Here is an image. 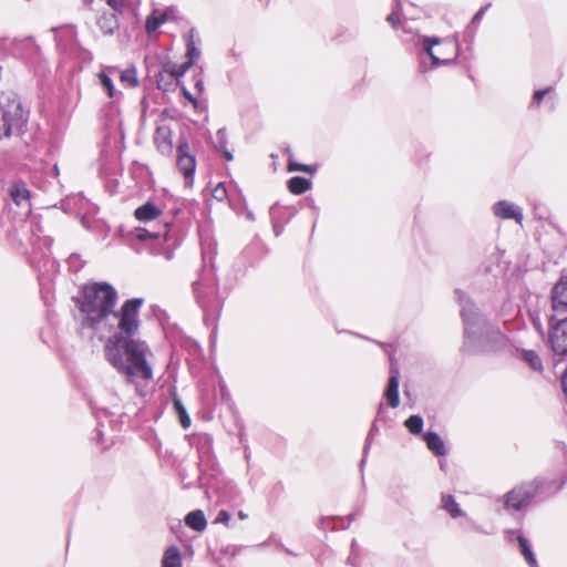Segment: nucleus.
Returning a JSON list of instances; mask_svg holds the SVG:
<instances>
[{
    "label": "nucleus",
    "instance_id": "f257e3e1",
    "mask_svg": "<svg viewBox=\"0 0 567 567\" xmlns=\"http://www.w3.org/2000/svg\"><path fill=\"white\" fill-rule=\"evenodd\" d=\"M116 302L117 292L110 284L86 285L80 306L84 313L83 326L101 337L112 333L104 343V357L117 372L126 377L127 382H148L153 379V352L145 341L134 339L140 328L143 299H128L118 311L115 310Z\"/></svg>",
    "mask_w": 567,
    "mask_h": 567
},
{
    "label": "nucleus",
    "instance_id": "f03ea898",
    "mask_svg": "<svg viewBox=\"0 0 567 567\" xmlns=\"http://www.w3.org/2000/svg\"><path fill=\"white\" fill-rule=\"evenodd\" d=\"M463 329L461 351L477 355L497 353L509 346V339L481 307L462 289L454 290Z\"/></svg>",
    "mask_w": 567,
    "mask_h": 567
},
{
    "label": "nucleus",
    "instance_id": "7ed1b4c3",
    "mask_svg": "<svg viewBox=\"0 0 567 567\" xmlns=\"http://www.w3.org/2000/svg\"><path fill=\"white\" fill-rule=\"evenodd\" d=\"M566 484V480L550 478L546 476H536L532 481L523 482L506 492L501 502L507 512L525 511L535 498H548L559 491Z\"/></svg>",
    "mask_w": 567,
    "mask_h": 567
},
{
    "label": "nucleus",
    "instance_id": "20e7f679",
    "mask_svg": "<svg viewBox=\"0 0 567 567\" xmlns=\"http://www.w3.org/2000/svg\"><path fill=\"white\" fill-rule=\"evenodd\" d=\"M29 112L22 107L14 92L2 93L0 97V140L12 133L22 132L28 122Z\"/></svg>",
    "mask_w": 567,
    "mask_h": 567
},
{
    "label": "nucleus",
    "instance_id": "39448f33",
    "mask_svg": "<svg viewBox=\"0 0 567 567\" xmlns=\"http://www.w3.org/2000/svg\"><path fill=\"white\" fill-rule=\"evenodd\" d=\"M460 55V44L452 38H439L427 35V61L429 69H437L444 65H454Z\"/></svg>",
    "mask_w": 567,
    "mask_h": 567
},
{
    "label": "nucleus",
    "instance_id": "423d86ee",
    "mask_svg": "<svg viewBox=\"0 0 567 567\" xmlns=\"http://www.w3.org/2000/svg\"><path fill=\"white\" fill-rule=\"evenodd\" d=\"M546 319L547 337L545 344L555 359L565 360L567 359V315L548 313Z\"/></svg>",
    "mask_w": 567,
    "mask_h": 567
},
{
    "label": "nucleus",
    "instance_id": "0eeeda50",
    "mask_svg": "<svg viewBox=\"0 0 567 567\" xmlns=\"http://www.w3.org/2000/svg\"><path fill=\"white\" fill-rule=\"evenodd\" d=\"M198 305L208 311L218 305L217 284L212 277H203L193 285Z\"/></svg>",
    "mask_w": 567,
    "mask_h": 567
},
{
    "label": "nucleus",
    "instance_id": "6e6552de",
    "mask_svg": "<svg viewBox=\"0 0 567 567\" xmlns=\"http://www.w3.org/2000/svg\"><path fill=\"white\" fill-rule=\"evenodd\" d=\"M505 537L507 542L514 544L525 563L529 567H539L530 540L524 535L522 529H506Z\"/></svg>",
    "mask_w": 567,
    "mask_h": 567
},
{
    "label": "nucleus",
    "instance_id": "1a4fd4ad",
    "mask_svg": "<svg viewBox=\"0 0 567 567\" xmlns=\"http://www.w3.org/2000/svg\"><path fill=\"white\" fill-rule=\"evenodd\" d=\"M117 66H102L96 73V85L112 101L116 103L122 99V92L116 89L114 81L116 80Z\"/></svg>",
    "mask_w": 567,
    "mask_h": 567
},
{
    "label": "nucleus",
    "instance_id": "9d476101",
    "mask_svg": "<svg viewBox=\"0 0 567 567\" xmlns=\"http://www.w3.org/2000/svg\"><path fill=\"white\" fill-rule=\"evenodd\" d=\"M177 167L187 182L193 181L196 169V159L190 153L189 144L186 140H182L177 146Z\"/></svg>",
    "mask_w": 567,
    "mask_h": 567
},
{
    "label": "nucleus",
    "instance_id": "9b49d317",
    "mask_svg": "<svg viewBox=\"0 0 567 567\" xmlns=\"http://www.w3.org/2000/svg\"><path fill=\"white\" fill-rule=\"evenodd\" d=\"M551 313L564 316L567 312V276L561 275L550 290Z\"/></svg>",
    "mask_w": 567,
    "mask_h": 567
},
{
    "label": "nucleus",
    "instance_id": "f8f14e48",
    "mask_svg": "<svg viewBox=\"0 0 567 567\" xmlns=\"http://www.w3.org/2000/svg\"><path fill=\"white\" fill-rule=\"evenodd\" d=\"M493 214L504 220H514L517 224L522 225L524 219L523 209L506 199L497 200L492 206Z\"/></svg>",
    "mask_w": 567,
    "mask_h": 567
},
{
    "label": "nucleus",
    "instance_id": "ddd939ff",
    "mask_svg": "<svg viewBox=\"0 0 567 567\" xmlns=\"http://www.w3.org/2000/svg\"><path fill=\"white\" fill-rule=\"evenodd\" d=\"M399 379V370L395 367L393 360L391 359L390 378L383 398L386 404L392 409L398 408L400 404Z\"/></svg>",
    "mask_w": 567,
    "mask_h": 567
},
{
    "label": "nucleus",
    "instance_id": "4468645a",
    "mask_svg": "<svg viewBox=\"0 0 567 567\" xmlns=\"http://www.w3.org/2000/svg\"><path fill=\"white\" fill-rule=\"evenodd\" d=\"M154 142L163 155L169 156L173 152L172 130L168 125H159L155 130Z\"/></svg>",
    "mask_w": 567,
    "mask_h": 567
},
{
    "label": "nucleus",
    "instance_id": "2eb2a0df",
    "mask_svg": "<svg viewBox=\"0 0 567 567\" xmlns=\"http://www.w3.org/2000/svg\"><path fill=\"white\" fill-rule=\"evenodd\" d=\"M427 451L436 457H445L450 451L442 436L431 429H427Z\"/></svg>",
    "mask_w": 567,
    "mask_h": 567
},
{
    "label": "nucleus",
    "instance_id": "dca6fc26",
    "mask_svg": "<svg viewBox=\"0 0 567 567\" xmlns=\"http://www.w3.org/2000/svg\"><path fill=\"white\" fill-rule=\"evenodd\" d=\"M413 21L414 20L412 18H408L406 16H404V22L402 25L404 33L403 41H415V44L420 47V52H423L425 51V37L417 33L419 29L412 25Z\"/></svg>",
    "mask_w": 567,
    "mask_h": 567
},
{
    "label": "nucleus",
    "instance_id": "f3484780",
    "mask_svg": "<svg viewBox=\"0 0 567 567\" xmlns=\"http://www.w3.org/2000/svg\"><path fill=\"white\" fill-rule=\"evenodd\" d=\"M380 422L383 423L384 425H389L391 422V420L388 417V412H386L383 403H380L378 413H377V417H375L374 422L372 423L371 429L368 433L365 445H364V455L368 454V451L371 447L373 437L379 431L378 423H380Z\"/></svg>",
    "mask_w": 567,
    "mask_h": 567
},
{
    "label": "nucleus",
    "instance_id": "a211bd4d",
    "mask_svg": "<svg viewBox=\"0 0 567 567\" xmlns=\"http://www.w3.org/2000/svg\"><path fill=\"white\" fill-rule=\"evenodd\" d=\"M162 215V209L152 202H147L142 206L137 207L134 212V216L142 223H147L157 219Z\"/></svg>",
    "mask_w": 567,
    "mask_h": 567
},
{
    "label": "nucleus",
    "instance_id": "6ab92c4d",
    "mask_svg": "<svg viewBox=\"0 0 567 567\" xmlns=\"http://www.w3.org/2000/svg\"><path fill=\"white\" fill-rule=\"evenodd\" d=\"M10 196L12 200L18 206H29L30 205V192L27 185L23 182H14L9 189Z\"/></svg>",
    "mask_w": 567,
    "mask_h": 567
},
{
    "label": "nucleus",
    "instance_id": "aec40b11",
    "mask_svg": "<svg viewBox=\"0 0 567 567\" xmlns=\"http://www.w3.org/2000/svg\"><path fill=\"white\" fill-rule=\"evenodd\" d=\"M441 508L444 509L453 519L466 517V513L461 508L452 494L441 495Z\"/></svg>",
    "mask_w": 567,
    "mask_h": 567
},
{
    "label": "nucleus",
    "instance_id": "412c9836",
    "mask_svg": "<svg viewBox=\"0 0 567 567\" xmlns=\"http://www.w3.org/2000/svg\"><path fill=\"white\" fill-rule=\"evenodd\" d=\"M492 7V3L488 2L485 6L481 7L472 17L465 30V39L472 41L475 34L477 27L480 25L484 14Z\"/></svg>",
    "mask_w": 567,
    "mask_h": 567
},
{
    "label": "nucleus",
    "instance_id": "4be33fe9",
    "mask_svg": "<svg viewBox=\"0 0 567 567\" xmlns=\"http://www.w3.org/2000/svg\"><path fill=\"white\" fill-rule=\"evenodd\" d=\"M185 524L196 532L205 530V528L207 527V520L204 515V512L200 509H196L188 513L185 517Z\"/></svg>",
    "mask_w": 567,
    "mask_h": 567
},
{
    "label": "nucleus",
    "instance_id": "5701e85b",
    "mask_svg": "<svg viewBox=\"0 0 567 567\" xmlns=\"http://www.w3.org/2000/svg\"><path fill=\"white\" fill-rule=\"evenodd\" d=\"M161 565L162 567H183L181 550L176 546L167 547Z\"/></svg>",
    "mask_w": 567,
    "mask_h": 567
},
{
    "label": "nucleus",
    "instance_id": "b1692460",
    "mask_svg": "<svg viewBox=\"0 0 567 567\" xmlns=\"http://www.w3.org/2000/svg\"><path fill=\"white\" fill-rule=\"evenodd\" d=\"M520 359L534 371L542 372L544 370L543 361L535 350H519Z\"/></svg>",
    "mask_w": 567,
    "mask_h": 567
},
{
    "label": "nucleus",
    "instance_id": "393cba45",
    "mask_svg": "<svg viewBox=\"0 0 567 567\" xmlns=\"http://www.w3.org/2000/svg\"><path fill=\"white\" fill-rule=\"evenodd\" d=\"M97 25L104 34H112L118 27L116 12L103 13L97 19Z\"/></svg>",
    "mask_w": 567,
    "mask_h": 567
},
{
    "label": "nucleus",
    "instance_id": "a878e982",
    "mask_svg": "<svg viewBox=\"0 0 567 567\" xmlns=\"http://www.w3.org/2000/svg\"><path fill=\"white\" fill-rule=\"evenodd\" d=\"M200 476H199V483L200 486L206 488V494L209 496V489L215 487V484L213 483L214 480L217 478L218 471L214 467V464L212 463L210 471L203 468L204 463L200 461Z\"/></svg>",
    "mask_w": 567,
    "mask_h": 567
},
{
    "label": "nucleus",
    "instance_id": "bb28decb",
    "mask_svg": "<svg viewBox=\"0 0 567 567\" xmlns=\"http://www.w3.org/2000/svg\"><path fill=\"white\" fill-rule=\"evenodd\" d=\"M195 31L192 29L186 35V63H189V66L200 56V50L195 42Z\"/></svg>",
    "mask_w": 567,
    "mask_h": 567
},
{
    "label": "nucleus",
    "instance_id": "cd10ccee",
    "mask_svg": "<svg viewBox=\"0 0 567 567\" xmlns=\"http://www.w3.org/2000/svg\"><path fill=\"white\" fill-rule=\"evenodd\" d=\"M215 148L220 152L227 162L233 161L234 156L227 148V133L225 128H219L215 137Z\"/></svg>",
    "mask_w": 567,
    "mask_h": 567
},
{
    "label": "nucleus",
    "instance_id": "c85d7f7f",
    "mask_svg": "<svg viewBox=\"0 0 567 567\" xmlns=\"http://www.w3.org/2000/svg\"><path fill=\"white\" fill-rule=\"evenodd\" d=\"M289 190L295 195H301L311 188V182L305 177L295 176L288 182Z\"/></svg>",
    "mask_w": 567,
    "mask_h": 567
},
{
    "label": "nucleus",
    "instance_id": "c756f323",
    "mask_svg": "<svg viewBox=\"0 0 567 567\" xmlns=\"http://www.w3.org/2000/svg\"><path fill=\"white\" fill-rule=\"evenodd\" d=\"M167 227H168V224L165 223L163 226V231H151L145 228H137L135 230V236L140 240L159 239L161 237H164V239L166 240L167 234H168Z\"/></svg>",
    "mask_w": 567,
    "mask_h": 567
},
{
    "label": "nucleus",
    "instance_id": "7c9ffc66",
    "mask_svg": "<svg viewBox=\"0 0 567 567\" xmlns=\"http://www.w3.org/2000/svg\"><path fill=\"white\" fill-rule=\"evenodd\" d=\"M164 22L162 16V9H154L152 13L146 18L145 29L147 33L155 32Z\"/></svg>",
    "mask_w": 567,
    "mask_h": 567
},
{
    "label": "nucleus",
    "instance_id": "2f4dec72",
    "mask_svg": "<svg viewBox=\"0 0 567 567\" xmlns=\"http://www.w3.org/2000/svg\"><path fill=\"white\" fill-rule=\"evenodd\" d=\"M553 91L554 87L551 85L534 90L530 102L528 104V109H538L540 104L544 102L545 97Z\"/></svg>",
    "mask_w": 567,
    "mask_h": 567
},
{
    "label": "nucleus",
    "instance_id": "473e14b6",
    "mask_svg": "<svg viewBox=\"0 0 567 567\" xmlns=\"http://www.w3.org/2000/svg\"><path fill=\"white\" fill-rule=\"evenodd\" d=\"M116 79H120L126 86L134 87L138 84L135 69L121 70L117 68Z\"/></svg>",
    "mask_w": 567,
    "mask_h": 567
},
{
    "label": "nucleus",
    "instance_id": "72a5a7b5",
    "mask_svg": "<svg viewBox=\"0 0 567 567\" xmlns=\"http://www.w3.org/2000/svg\"><path fill=\"white\" fill-rule=\"evenodd\" d=\"M189 68V63L186 62L183 64L166 63L164 65V72L167 73L172 79L178 80L187 72Z\"/></svg>",
    "mask_w": 567,
    "mask_h": 567
},
{
    "label": "nucleus",
    "instance_id": "f704fd0d",
    "mask_svg": "<svg viewBox=\"0 0 567 567\" xmlns=\"http://www.w3.org/2000/svg\"><path fill=\"white\" fill-rule=\"evenodd\" d=\"M423 425L424 422L420 415H412L404 422V426L413 435L421 434Z\"/></svg>",
    "mask_w": 567,
    "mask_h": 567
},
{
    "label": "nucleus",
    "instance_id": "c9c22d12",
    "mask_svg": "<svg viewBox=\"0 0 567 567\" xmlns=\"http://www.w3.org/2000/svg\"><path fill=\"white\" fill-rule=\"evenodd\" d=\"M173 404H174L175 411L179 415L182 426L184 429H187L190 425V417L187 414L185 406L183 405L182 401L177 396L173 398Z\"/></svg>",
    "mask_w": 567,
    "mask_h": 567
},
{
    "label": "nucleus",
    "instance_id": "e433bc0d",
    "mask_svg": "<svg viewBox=\"0 0 567 567\" xmlns=\"http://www.w3.org/2000/svg\"><path fill=\"white\" fill-rule=\"evenodd\" d=\"M529 320H530L533 328L536 330V332L545 340L547 337V331H545V328L542 323L539 313L538 312H529Z\"/></svg>",
    "mask_w": 567,
    "mask_h": 567
},
{
    "label": "nucleus",
    "instance_id": "4c0bfd02",
    "mask_svg": "<svg viewBox=\"0 0 567 567\" xmlns=\"http://www.w3.org/2000/svg\"><path fill=\"white\" fill-rule=\"evenodd\" d=\"M288 169L290 172H305V173H310V174H312L315 172V168H312L311 166L306 165V164H300L297 162H292V161L289 162Z\"/></svg>",
    "mask_w": 567,
    "mask_h": 567
},
{
    "label": "nucleus",
    "instance_id": "58836bf2",
    "mask_svg": "<svg viewBox=\"0 0 567 567\" xmlns=\"http://www.w3.org/2000/svg\"><path fill=\"white\" fill-rule=\"evenodd\" d=\"M212 196L215 199L223 202L227 197V190L224 184L219 183L218 185H216L212 192Z\"/></svg>",
    "mask_w": 567,
    "mask_h": 567
},
{
    "label": "nucleus",
    "instance_id": "ea45409f",
    "mask_svg": "<svg viewBox=\"0 0 567 567\" xmlns=\"http://www.w3.org/2000/svg\"><path fill=\"white\" fill-rule=\"evenodd\" d=\"M177 9L175 7H167L162 10L164 22L177 19Z\"/></svg>",
    "mask_w": 567,
    "mask_h": 567
},
{
    "label": "nucleus",
    "instance_id": "a19ab883",
    "mask_svg": "<svg viewBox=\"0 0 567 567\" xmlns=\"http://www.w3.org/2000/svg\"><path fill=\"white\" fill-rule=\"evenodd\" d=\"M105 2L116 13H121L123 11L124 7H125V0H105Z\"/></svg>",
    "mask_w": 567,
    "mask_h": 567
},
{
    "label": "nucleus",
    "instance_id": "79ce46f5",
    "mask_svg": "<svg viewBox=\"0 0 567 567\" xmlns=\"http://www.w3.org/2000/svg\"><path fill=\"white\" fill-rule=\"evenodd\" d=\"M230 520V514L227 512V511H220L218 514H217V517L215 519V523H221V524H227L228 522Z\"/></svg>",
    "mask_w": 567,
    "mask_h": 567
},
{
    "label": "nucleus",
    "instance_id": "37998d69",
    "mask_svg": "<svg viewBox=\"0 0 567 567\" xmlns=\"http://www.w3.org/2000/svg\"><path fill=\"white\" fill-rule=\"evenodd\" d=\"M560 384H561L563 392L565 393V395H567V367L565 368L564 372L561 373Z\"/></svg>",
    "mask_w": 567,
    "mask_h": 567
},
{
    "label": "nucleus",
    "instance_id": "c03bdc74",
    "mask_svg": "<svg viewBox=\"0 0 567 567\" xmlns=\"http://www.w3.org/2000/svg\"><path fill=\"white\" fill-rule=\"evenodd\" d=\"M386 20L393 25V28H398V23L400 21V18L396 12H392L388 16Z\"/></svg>",
    "mask_w": 567,
    "mask_h": 567
},
{
    "label": "nucleus",
    "instance_id": "a18cd8bd",
    "mask_svg": "<svg viewBox=\"0 0 567 567\" xmlns=\"http://www.w3.org/2000/svg\"><path fill=\"white\" fill-rule=\"evenodd\" d=\"M440 470L446 474L449 472V463L445 457H437Z\"/></svg>",
    "mask_w": 567,
    "mask_h": 567
},
{
    "label": "nucleus",
    "instance_id": "49530a36",
    "mask_svg": "<svg viewBox=\"0 0 567 567\" xmlns=\"http://www.w3.org/2000/svg\"><path fill=\"white\" fill-rule=\"evenodd\" d=\"M79 262H80V256H78V255L70 256L69 264L71 267L80 268L81 265Z\"/></svg>",
    "mask_w": 567,
    "mask_h": 567
},
{
    "label": "nucleus",
    "instance_id": "de8ad7c7",
    "mask_svg": "<svg viewBox=\"0 0 567 567\" xmlns=\"http://www.w3.org/2000/svg\"><path fill=\"white\" fill-rule=\"evenodd\" d=\"M349 564L355 567V542H352L351 554L349 556Z\"/></svg>",
    "mask_w": 567,
    "mask_h": 567
},
{
    "label": "nucleus",
    "instance_id": "09e8293b",
    "mask_svg": "<svg viewBox=\"0 0 567 567\" xmlns=\"http://www.w3.org/2000/svg\"><path fill=\"white\" fill-rule=\"evenodd\" d=\"M184 94H185V96H186L190 102H193L194 104L196 103V101H195L194 96H193L189 92H187L186 90H184Z\"/></svg>",
    "mask_w": 567,
    "mask_h": 567
},
{
    "label": "nucleus",
    "instance_id": "8fccbe9b",
    "mask_svg": "<svg viewBox=\"0 0 567 567\" xmlns=\"http://www.w3.org/2000/svg\"><path fill=\"white\" fill-rule=\"evenodd\" d=\"M246 217H247V219H249V220H251V221H254V220H255V215H254V213H252V212H250V210H247V212H246Z\"/></svg>",
    "mask_w": 567,
    "mask_h": 567
},
{
    "label": "nucleus",
    "instance_id": "3c124183",
    "mask_svg": "<svg viewBox=\"0 0 567 567\" xmlns=\"http://www.w3.org/2000/svg\"><path fill=\"white\" fill-rule=\"evenodd\" d=\"M238 517L244 520V519H246L248 517V515L245 512L239 511L238 512Z\"/></svg>",
    "mask_w": 567,
    "mask_h": 567
},
{
    "label": "nucleus",
    "instance_id": "603ef678",
    "mask_svg": "<svg viewBox=\"0 0 567 567\" xmlns=\"http://www.w3.org/2000/svg\"><path fill=\"white\" fill-rule=\"evenodd\" d=\"M196 87H198V89H199V91H202V90H203V87H204L203 82H202V81H198V82L196 83Z\"/></svg>",
    "mask_w": 567,
    "mask_h": 567
},
{
    "label": "nucleus",
    "instance_id": "864d4df0",
    "mask_svg": "<svg viewBox=\"0 0 567 567\" xmlns=\"http://www.w3.org/2000/svg\"><path fill=\"white\" fill-rule=\"evenodd\" d=\"M173 257V252L169 250L165 254L166 259H171Z\"/></svg>",
    "mask_w": 567,
    "mask_h": 567
},
{
    "label": "nucleus",
    "instance_id": "5fc2aeb1",
    "mask_svg": "<svg viewBox=\"0 0 567 567\" xmlns=\"http://www.w3.org/2000/svg\"><path fill=\"white\" fill-rule=\"evenodd\" d=\"M484 271L485 272H491L492 271V267L489 265L484 266Z\"/></svg>",
    "mask_w": 567,
    "mask_h": 567
},
{
    "label": "nucleus",
    "instance_id": "6e6d98bb",
    "mask_svg": "<svg viewBox=\"0 0 567 567\" xmlns=\"http://www.w3.org/2000/svg\"><path fill=\"white\" fill-rule=\"evenodd\" d=\"M97 442H99V443H102V439H101V434H100V433H99Z\"/></svg>",
    "mask_w": 567,
    "mask_h": 567
},
{
    "label": "nucleus",
    "instance_id": "4d7b16f0",
    "mask_svg": "<svg viewBox=\"0 0 567 567\" xmlns=\"http://www.w3.org/2000/svg\"><path fill=\"white\" fill-rule=\"evenodd\" d=\"M54 171H55V174H58V173H59V171H58V166H56V165L54 166Z\"/></svg>",
    "mask_w": 567,
    "mask_h": 567
}]
</instances>
